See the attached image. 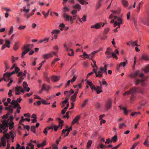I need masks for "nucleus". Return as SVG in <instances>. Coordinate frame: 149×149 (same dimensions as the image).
Segmentation results:
<instances>
[{
    "mask_svg": "<svg viewBox=\"0 0 149 149\" xmlns=\"http://www.w3.org/2000/svg\"><path fill=\"white\" fill-rule=\"evenodd\" d=\"M74 8H75L78 9V10H80L81 8V6L79 4H76L75 6H73Z\"/></svg>",
    "mask_w": 149,
    "mask_h": 149,
    "instance_id": "473e14b6",
    "label": "nucleus"
},
{
    "mask_svg": "<svg viewBox=\"0 0 149 149\" xmlns=\"http://www.w3.org/2000/svg\"><path fill=\"white\" fill-rule=\"evenodd\" d=\"M58 148L57 146V145L55 144H53L52 145V149H58Z\"/></svg>",
    "mask_w": 149,
    "mask_h": 149,
    "instance_id": "6e6d98bb",
    "label": "nucleus"
},
{
    "mask_svg": "<svg viewBox=\"0 0 149 149\" xmlns=\"http://www.w3.org/2000/svg\"><path fill=\"white\" fill-rule=\"evenodd\" d=\"M25 120V119L24 118L23 116H22L21 117V119L19 121V124L22 125V123Z\"/></svg>",
    "mask_w": 149,
    "mask_h": 149,
    "instance_id": "5fc2aeb1",
    "label": "nucleus"
},
{
    "mask_svg": "<svg viewBox=\"0 0 149 149\" xmlns=\"http://www.w3.org/2000/svg\"><path fill=\"white\" fill-rule=\"evenodd\" d=\"M130 90L131 92V94L133 96H134V94L136 93H137L138 88L136 87H133Z\"/></svg>",
    "mask_w": 149,
    "mask_h": 149,
    "instance_id": "9d476101",
    "label": "nucleus"
},
{
    "mask_svg": "<svg viewBox=\"0 0 149 149\" xmlns=\"http://www.w3.org/2000/svg\"><path fill=\"white\" fill-rule=\"evenodd\" d=\"M34 13H31L29 14H28L27 13H25L24 14V16L26 18L28 19L33 15Z\"/></svg>",
    "mask_w": 149,
    "mask_h": 149,
    "instance_id": "393cba45",
    "label": "nucleus"
},
{
    "mask_svg": "<svg viewBox=\"0 0 149 149\" xmlns=\"http://www.w3.org/2000/svg\"><path fill=\"white\" fill-rule=\"evenodd\" d=\"M4 64L5 68V72H6L7 69L9 68V66L8 64V62L7 61H5L4 62Z\"/></svg>",
    "mask_w": 149,
    "mask_h": 149,
    "instance_id": "b1692460",
    "label": "nucleus"
},
{
    "mask_svg": "<svg viewBox=\"0 0 149 149\" xmlns=\"http://www.w3.org/2000/svg\"><path fill=\"white\" fill-rule=\"evenodd\" d=\"M138 93H139L143 94L144 93L143 91L140 88H138Z\"/></svg>",
    "mask_w": 149,
    "mask_h": 149,
    "instance_id": "4d7b16f0",
    "label": "nucleus"
},
{
    "mask_svg": "<svg viewBox=\"0 0 149 149\" xmlns=\"http://www.w3.org/2000/svg\"><path fill=\"white\" fill-rule=\"evenodd\" d=\"M112 140V142L113 141L114 142H116L117 141V136L116 135H115L113 136L111 139Z\"/></svg>",
    "mask_w": 149,
    "mask_h": 149,
    "instance_id": "4c0bfd02",
    "label": "nucleus"
},
{
    "mask_svg": "<svg viewBox=\"0 0 149 149\" xmlns=\"http://www.w3.org/2000/svg\"><path fill=\"white\" fill-rule=\"evenodd\" d=\"M93 68V72L95 73V76L96 77L102 78L103 77L102 74L101 73L100 70H99L97 72V68Z\"/></svg>",
    "mask_w": 149,
    "mask_h": 149,
    "instance_id": "0eeeda50",
    "label": "nucleus"
},
{
    "mask_svg": "<svg viewBox=\"0 0 149 149\" xmlns=\"http://www.w3.org/2000/svg\"><path fill=\"white\" fill-rule=\"evenodd\" d=\"M124 126L125 127H126V125L124 123H122L119 124V129H122L123 128V127Z\"/></svg>",
    "mask_w": 149,
    "mask_h": 149,
    "instance_id": "37998d69",
    "label": "nucleus"
},
{
    "mask_svg": "<svg viewBox=\"0 0 149 149\" xmlns=\"http://www.w3.org/2000/svg\"><path fill=\"white\" fill-rule=\"evenodd\" d=\"M92 61H93V64H92L91 65L92 66V67L93 68H94V67H95L96 68H97V65L96 64V62L93 59H92Z\"/></svg>",
    "mask_w": 149,
    "mask_h": 149,
    "instance_id": "e433bc0d",
    "label": "nucleus"
},
{
    "mask_svg": "<svg viewBox=\"0 0 149 149\" xmlns=\"http://www.w3.org/2000/svg\"><path fill=\"white\" fill-rule=\"evenodd\" d=\"M116 20L113 24V26L116 27V26H118V27L117 28L118 29L120 28V25L123 24L122 19L121 17L120 18H118L117 17H116Z\"/></svg>",
    "mask_w": 149,
    "mask_h": 149,
    "instance_id": "423d86ee",
    "label": "nucleus"
},
{
    "mask_svg": "<svg viewBox=\"0 0 149 149\" xmlns=\"http://www.w3.org/2000/svg\"><path fill=\"white\" fill-rule=\"evenodd\" d=\"M13 27L11 26L10 27V30L9 33V35L11 34L13 32Z\"/></svg>",
    "mask_w": 149,
    "mask_h": 149,
    "instance_id": "8fccbe9b",
    "label": "nucleus"
},
{
    "mask_svg": "<svg viewBox=\"0 0 149 149\" xmlns=\"http://www.w3.org/2000/svg\"><path fill=\"white\" fill-rule=\"evenodd\" d=\"M2 125L6 126L5 128H6V127H7L6 124ZM3 130L2 129V131L1 132H2ZM4 130V131L3 132V133L4 134V136L1 138V142H0V146L1 147L2 146L4 147L5 146L6 144V139H8L10 137V135L8 133H6V132L8 131V129H5Z\"/></svg>",
    "mask_w": 149,
    "mask_h": 149,
    "instance_id": "f257e3e1",
    "label": "nucleus"
},
{
    "mask_svg": "<svg viewBox=\"0 0 149 149\" xmlns=\"http://www.w3.org/2000/svg\"><path fill=\"white\" fill-rule=\"evenodd\" d=\"M87 83L90 86L92 90L95 91L97 94H99L102 91V86H95L91 82L88 80L87 81Z\"/></svg>",
    "mask_w": 149,
    "mask_h": 149,
    "instance_id": "f03ea898",
    "label": "nucleus"
},
{
    "mask_svg": "<svg viewBox=\"0 0 149 149\" xmlns=\"http://www.w3.org/2000/svg\"><path fill=\"white\" fill-rule=\"evenodd\" d=\"M141 80L139 79H136L134 82L136 85H138L141 82Z\"/></svg>",
    "mask_w": 149,
    "mask_h": 149,
    "instance_id": "de8ad7c7",
    "label": "nucleus"
},
{
    "mask_svg": "<svg viewBox=\"0 0 149 149\" xmlns=\"http://www.w3.org/2000/svg\"><path fill=\"white\" fill-rule=\"evenodd\" d=\"M111 49L110 47H108L105 53L106 54H110L111 52Z\"/></svg>",
    "mask_w": 149,
    "mask_h": 149,
    "instance_id": "09e8293b",
    "label": "nucleus"
},
{
    "mask_svg": "<svg viewBox=\"0 0 149 149\" xmlns=\"http://www.w3.org/2000/svg\"><path fill=\"white\" fill-rule=\"evenodd\" d=\"M122 3L124 6L126 7L127 6L128 2L126 0H122Z\"/></svg>",
    "mask_w": 149,
    "mask_h": 149,
    "instance_id": "c85d7f7f",
    "label": "nucleus"
},
{
    "mask_svg": "<svg viewBox=\"0 0 149 149\" xmlns=\"http://www.w3.org/2000/svg\"><path fill=\"white\" fill-rule=\"evenodd\" d=\"M50 87L49 86H46V84H44L42 85V88L41 91L40 92V93H41L43 90L48 91L50 89Z\"/></svg>",
    "mask_w": 149,
    "mask_h": 149,
    "instance_id": "4468645a",
    "label": "nucleus"
},
{
    "mask_svg": "<svg viewBox=\"0 0 149 149\" xmlns=\"http://www.w3.org/2000/svg\"><path fill=\"white\" fill-rule=\"evenodd\" d=\"M58 120L59 121V125H60V126H61V129L62 128V124L63 123V121L60 118H58Z\"/></svg>",
    "mask_w": 149,
    "mask_h": 149,
    "instance_id": "2f4dec72",
    "label": "nucleus"
},
{
    "mask_svg": "<svg viewBox=\"0 0 149 149\" xmlns=\"http://www.w3.org/2000/svg\"><path fill=\"white\" fill-rule=\"evenodd\" d=\"M10 42L8 40H6L5 43V45L6 46V47L8 48H9L10 47Z\"/></svg>",
    "mask_w": 149,
    "mask_h": 149,
    "instance_id": "58836bf2",
    "label": "nucleus"
},
{
    "mask_svg": "<svg viewBox=\"0 0 149 149\" xmlns=\"http://www.w3.org/2000/svg\"><path fill=\"white\" fill-rule=\"evenodd\" d=\"M116 17H117L118 18H120L121 17H118V16H115L114 17V19H112L110 22V23H114V22H115V20H116V19H115V18Z\"/></svg>",
    "mask_w": 149,
    "mask_h": 149,
    "instance_id": "13d9d810",
    "label": "nucleus"
},
{
    "mask_svg": "<svg viewBox=\"0 0 149 149\" xmlns=\"http://www.w3.org/2000/svg\"><path fill=\"white\" fill-rule=\"evenodd\" d=\"M60 78V77L59 76L53 75L51 77V80L54 82H56L59 80Z\"/></svg>",
    "mask_w": 149,
    "mask_h": 149,
    "instance_id": "f3484780",
    "label": "nucleus"
},
{
    "mask_svg": "<svg viewBox=\"0 0 149 149\" xmlns=\"http://www.w3.org/2000/svg\"><path fill=\"white\" fill-rule=\"evenodd\" d=\"M92 143V141L91 140H89L87 143V149H88L90 146L91 145Z\"/></svg>",
    "mask_w": 149,
    "mask_h": 149,
    "instance_id": "a18cd8bd",
    "label": "nucleus"
},
{
    "mask_svg": "<svg viewBox=\"0 0 149 149\" xmlns=\"http://www.w3.org/2000/svg\"><path fill=\"white\" fill-rule=\"evenodd\" d=\"M15 95H19L20 94L19 92V88L18 86H16L15 88Z\"/></svg>",
    "mask_w": 149,
    "mask_h": 149,
    "instance_id": "c9c22d12",
    "label": "nucleus"
},
{
    "mask_svg": "<svg viewBox=\"0 0 149 149\" xmlns=\"http://www.w3.org/2000/svg\"><path fill=\"white\" fill-rule=\"evenodd\" d=\"M63 16L66 21L70 20L72 23L73 22V21L77 17V16L76 15H73V16H72L69 15L65 13H63Z\"/></svg>",
    "mask_w": 149,
    "mask_h": 149,
    "instance_id": "20e7f679",
    "label": "nucleus"
},
{
    "mask_svg": "<svg viewBox=\"0 0 149 149\" xmlns=\"http://www.w3.org/2000/svg\"><path fill=\"white\" fill-rule=\"evenodd\" d=\"M15 100H12L10 102V104L13 105V107L14 109H16L17 108L18 109H20L21 107H20L19 104L18 103H15Z\"/></svg>",
    "mask_w": 149,
    "mask_h": 149,
    "instance_id": "6e6552de",
    "label": "nucleus"
},
{
    "mask_svg": "<svg viewBox=\"0 0 149 149\" xmlns=\"http://www.w3.org/2000/svg\"><path fill=\"white\" fill-rule=\"evenodd\" d=\"M102 5V3L101 2H98V4L97 5L96 9L99 8Z\"/></svg>",
    "mask_w": 149,
    "mask_h": 149,
    "instance_id": "69168bd1",
    "label": "nucleus"
},
{
    "mask_svg": "<svg viewBox=\"0 0 149 149\" xmlns=\"http://www.w3.org/2000/svg\"><path fill=\"white\" fill-rule=\"evenodd\" d=\"M60 127V125H59L58 126H56L55 125H54V127H52L53 128H54V130L55 131H56L57 130L58 128Z\"/></svg>",
    "mask_w": 149,
    "mask_h": 149,
    "instance_id": "e2e57ef3",
    "label": "nucleus"
},
{
    "mask_svg": "<svg viewBox=\"0 0 149 149\" xmlns=\"http://www.w3.org/2000/svg\"><path fill=\"white\" fill-rule=\"evenodd\" d=\"M112 104V101L110 100H109L107 102L106 105V108L107 110L109 109L111 107Z\"/></svg>",
    "mask_w": 149,
    "mask_h": 149,
    "instance_id": "f8f14e48",
    "label": "nucleus"
},
{
    "mask_svg": "<svg viewBox=\"0 0 149 149\" xmlns=\"http://www.w3.org/2000/svg\"><path fill=\"white\" fill-rule=\"evenodd\" d=\"M119 107L121 109H122L124 110V113L126 114H127L128 111L127 110L126 108L125 107H123L122 106L120 105L119 106Z\"/></svg>",
    "mask_w": 149,
    "mask_h": 149,
    "instance_id": "bb28decb",
    "label": "nucleus"
},
{
    "mask_svg": "<svg viewBox=\"0 0 149 149\" xmlns=\"http://www.w3.org/2000/svg\"><path fill=\"white\" fill-rule=\"evenodd\" d=\"M50 129H52V130H53V127H46L43 131V133L45 134V135H47V131Z\"/></svg>",
    "mask_w": 149,
    "mask_h": 149,
    "instance_id": "4be33fe9",
    "label": "nucleus"
},
{
    "mask_svg": "<svg viewBox=\"0 0 149 149\" xmlns=\"http://www.w3.org/2000/svg\"><path fill=\"white\" fill-rule=\"evenodd\" d=\"M102 24V23L101 22L98 23L94 25H92L91 26V28H94L96 29H98L100 28V26Z\"/></svg>",
    "mask_w": 149,
    "mask_h": 149,
    "instance_id": "a211bd4d",
    "label": "nucleus"
},
{
    "mask_svg": "<svg viewBox=\"0 0 149 149\" xmlns=\"http://www.w3.org/2000/svg\"><path fill=\"white\" fill-rule=\"evenodd\" d=\"M139 74V72L137 71L132 74H130L129 76L131 78H136Z\"/></svg>",
    "mask_w": 149,
    "mask_h": 149,
    "instance_id": "412c9836",
    "label": "nucleus"
},
{
    "mask_svg": "<svg viewBox=\"0 0 149 149\" xmlns=\"http://www.w3.org/2000/svg\"><path fill=\"white\" fill-rule=\"evenodd\" d=\"M97 52V51H95L93 52L91 54H88V57H86V58H88L90 59H93L92 58L95 56V54Z\"/></svg>",
    "mask_w": 149,
    "mask_h": 149,
    "instance_id": "dca6fc26",
    "label": "nucleus"
},
{
    "mask_svg": "<svg viewBox=\"0 0 149 149\" xmlns=\"http://www.w3.org/2000/svg\"><path fill=\"white\" fill-rule=\"evenodd\" d=\"M144 71L146 73H148L149 72V64L148 65L146 68L144 69Z\"/></svg>",
    "mask_w": 149,
    "mask_h": 149,
    "instance_id": "c03bdc74",
    "label": "nucleus"
},
{
    "mask_svg": "<svg viewBox=\"0 0 149 149\" xmlns=\"http://www.w3.org/2000/svg\"><path fill=\"white\" fill-rule=\"evenodd\" d=\"M33 47V44H27L24 45L23 47L24 51L22 53V56L23 57L24 56L29 52L31 49V47Z\"/></svg>",
    "mask_w": 149,
    "mask_h": 149,
    "instance_id": "39448f33",
    "label": "nucleus"
},
{
    "mask_svg": "<svg viewBox=\"0 0 149 149\" xmlns=\"http://www.w3.org/2000/svg\"><path fill=\"white\" fill-rule=\"evenodd\" d=\"M87 83L90 86L92 90L95 91L97 94H99L102 91V86H95L91 82L88 80L87 81Z\"/></svg>",
    "mask_w": 149,
    "mask_h": 149,
    "instance_id": "7ed1b4c3",
    "label": "nucleus"
},
{
    "mask_svg": "<svg viewBox=\"0 0 149 149\" xmlns=\"http://www.w3.org/2000/svg\"><path fill=\"white\" fill-rule=\"evenodd\" d=\"M149 137V136H148L147 137V138L146 139L145 142L143 144L144 145L146 146H148V138Z\"/></svg>",
    "mask_w": 149,
    "mask_h": 149,
    "instance_id": "3c124183",
    "label": "nucleus"
},
{
    "mask_svg": "<svg viewBox=\"0 0 149 149\" xmlns=\"http://www.w3.org/2000/svg\"><path fill=\"white\" fill-rule=\"evenodd\" d=\"M53 54H54L57 56L56 55V53L55 52H53L52 53H49L48 54H45L43 55V58L45 59H48L49 58H52L53 56Z\"/></svg>",
    "mask_w": 149,
    "mask_h": 149,
    "instance_id": "1a4fd4ad",
    "label": "nucleus"
},
{
    "mask_svg": "<svg viewBox=\"0 0 149 149\" xmlns=\"http://www.w3.org/2000/svg\"><path fill=\"white\" fill-rule=\"evenodd\" d=\"M50 10H49L48 11V12H47V14H45V12H44V11H43V12H42V14L44 15L45 16V17L46 18V17H47V16H48V15H49V12Z\"/></svg>",
    "mask_w": 149,
    "mask_h": 149,
    "instance_id": "603ef678",
    "label": "nucleus"
},
{
    "mask_svg": "<svg viewBox=\"0 0 149 149\" xmlns=\"http://www.w3.org/2000/svg\"><path fill=\"white\" fill-rule=\"evenodd\" d=\"M68 97H66L65 98V100L63 101L62 102L61 104H65L66 103L67 104L68 103Z\"/></svg>",
    "mask_w": 149,
    "mask_h": 149,
    "instance_id": "79ce46f5",
    "label": "nucleus"
},
{
    "mask_svg": "<svg viewBox=\"0 0 149 149\" xmlns=\"http://www.w3.org/2000/svg\"><path fill=\"white\" fill-rule=\"evenodd\" d=\"M127 63V61H126L125 62H122L120 63L119 65H118L117 66L116 68L117 70L118 71H119V67H121L122 66L123 67L125 66L126 65V64Z\"/></svg>",
    "mask_w": 149,
    "mask_h": 149,
    "instance_id": "2eb2a0df",
    "label": "nucleus"
},
{
    "mask_svg": "<svg viewBox=\"0 0 149 149\" xmlns=\"http://www.w3.org/2000/svg\"><path fill=\"white\" fill-rule=\"evenodd\" d=\"M138 42V40H136L135 41H134V42L132 41L131 45L133 46H139V45H138L137 44Z\"/></svg>",
    "mask_w": 149,
    "mask_h": 149,
    "instance_id": "72a5a7b5",
    "label": "nucleus"
},
{
    "mask_svg": "<svg viewBox=\"0 0 149 149\" xmlns=\"http://www.w3.org/2000/svg\"><path fill=\"white\" fill-rule=\"evenodd\" d=\"M19 45V43L18 42H15V44L14 45V49L16 51L17 50L18 47V46Z\"/></svg>",
    "mask_w": 149,
    "mask_h": 149,
    "instance_id": "c756f323",
    "label": "nucleus"
},
{
    "mask_svg": "<svg viewBox=\"0 0 149 149\" xmlns=\"http://www.w3.org/2000/svg\"><path fill=\"white\" fill-rule=\"evenodd\" d=\"M22 125L23 126L24 128L26 129L27 130L29 131L30 129V126L29 125H25L24 124H22Z\"/></svg>",
    "mask_w": 149,
    "mask_h": 149,
    "instance_id": "49530a36",
    "label": "nucleus"
},
{
    "mask_svg": "<svg viewBox=\"0 0 149 149\" xmlns=\"http://www.w3.org/2000/svg\"><path fill=\"white\" fill-rule=\"evenodd\" d=\"M6 126L4 125L0 124V132H1L2 131V130H4L6 128Z\"/></svg>",
    "mask_w": 149,
    "mask_h": 149,
    "instance_id": "ea45409f",
    "label": "nucleus"
},
{
    "mask_svg": "<svg viewBox=\"0 0 149 149\" xmlns=\"http://www.w3.org/2000/svg\"><path fill=\"white\" fill-rule=\"evenodd\" d=\"M64 48L66 49V51L67 52H69L70 49H69L67 45L66 44H65L64 45Z\"/></svg>",
    "mask_w": 149,
    "mask_h": 149,
    "instance_id": "680f3d73",
    "label": "nucleus"
},
{
    "mask_svg": "<svg viewBox=\"0 0 149 149\" xmlns=\"http://www.w3.org/2000/svg\"><path fill=\"white\" fill-rule=\"evenodd\" d=\"M80 117V115H78L76 116V117L73 119V121L72 122V124L73 125L74 124L77 123Z\"/></svg>",
    "mask_w": 149,
    "mask_h": 149,
    "instance_id": "aec40b11",
    "label": "nucleus"
},
{
    "mask_svg": "<svg viewBox=\"0 0 149 149\" xmlns=\"http://www.w3.org/2000/svg\"><path fill=\"white\" fill-rule=\"evenodd\" d=\"M66 132H67V134L66 135H64V137L68 136L70 132V131H68V130L67 129H63L62 130V133L63 134H65Z\"/></svg>",
    "mask_w": 149,
    "mask_h": 149,
    "instance_id": "a878e982",
    "label": "nucleus"
},
{
    "mask_svg": "<svg viewBox=\"0 0 149 149\" xmlns=\"http://www.w3.org/2000/svg\"><path fill=\"white\" fill-rule=\"evenodd\" d=\"M49 39V38H45L43 40H42L40 41V42L42 43L43 42H45V43L47 42H48Z\"/></svg>",
    "mask_w": 149,
    "mask_h": 149,
    "instance_id": "a19ab883",
    "label": "nucleus"
},
{
    "mask_svg": "<svg viewBox=\"0 0 149 149\" xmlns=\"http://www.w3.org/2000/svg\"><path fill=\"white\" fill-rule=\"evenodd\" d=\"M15 68V72L16 73H17L20 70L19 68L17 67H16Z\"/></svg>",
    "mask_w": 149,
    "mask_h": 149,
    "instance_id": "774afa93",
    "label": "nucleus"
},
{
    "mask_svg": "<svg viewBox=\"0 0 149 149\" xmlns=\"http://www.w3.org/2000/svg\"><path fill=\"white\" fill-rule=\"evenodd\" d=\"M31 130L34 133H36L35 127L34 126H32L31 127Z\"/></svg>",
    "mask_w": 149,
    "mask_h": 149,
    "instance_id": "864d4df0",
    "label": "nucleus"
},
{
    "mask_svg": "<svg viewBox=\"0 0 149 149\" xmlns=\"http://www.w3.org/2000/svg\"><path fill=\"white\" fill-rule=\"evenodd\" d=\"M25 27V26H22V25H20L18 28V29L19 30H22L24 29Z\"/></svg>",
    "mask_w": 149,
    "mask_h": 149,
    "instance_id": "338daca9",
    "label": "nucleus"
},
{
    "mask_svg": "<svg viewBox=\"0 0 149 149\" xmlns=\"http://www.w3.org/2000/svg\"><path fill=\"white\" fill-rule=\"evenodd\" d=\"M100 71L101 72V73L102 74L103 73H105L106 74H107V65L105 64L104 65V67H101L100 68Z\"/></svg>",
    "mask_w": 149,
    "mask_h": 149,
    "instance_id": "9b49d317",
    "label": "nucleus"
},
{
    "mask_svg": "<svg viewBox=\"0 0 149 149\" xmlns=\"http://www.w3.org/2000/svg\"><path fill=\"white\" fill-rule=\"evenodd\" d=\"M102 82H101V81H99V82H100V85H102V84L103 85H104L105 86H107L108 84L106 82V81H105V79H102Z\"/></svg>",
    "mask_w": 149,
    "mask_h": 149,
    "instance_id": "cd10ccee",
    "label": "nucleus"
},
{
    "mask_svg": "<svg viewBox=\"0 0 149 149\" xmlns=\"http://www.w3.org/2000/svg\"><path fill=\"white\" fill-rule=\"evenodd\" d=\"M88 99H85L83 103L81 104V107H84L88 102Z\"/></svg>",
    "mask_w": 149,
    "mask_h": 149,
    "instance_id": "f704fd0d",
    "label": "nucleus"
},
{
    "mask_svg": "<svg viewBox=\"0 0 149 149\" xmlns=\"http://www.w3.org/2000/svg\"><path fill=\"white\" fill-rule=\"evenodd\" d=\"M112 142V140H110L109 139H107L106 141L105 142L106 143L109 144Z\"/></svg>",
    "mask_w": 149,
    "mask_h": 149,
    "instance_id": "0e129e2a",
    "label": "nucleus"
},
{
    "mask_svg": "<svg viewBox=\"0 0 149 149\" xmlns=\"http://www.w3.org/2000/svg\"><path fill=\"white\" fill-rule=\"evenodd\" d=\"M141 60H143L147 61H149V56L146 54H143L142 55Z\"/></svg>",
    "mask_w": 149,
    "mask_h": 149,
    "instance_id": "6ab92c4d",
    "label": "nucleus"
},
{
    "mask_svg": "<svg viewBox=\"0 0 149 149\" xmlns=\"http://www.w3.org/2000/svg\"><path fill=\"white\" fill-rule=\"evenodd\" d=\"M107 54L108 55L107 56V58H109L112 57L116 58V60L118 59V57L116 56V55L113 52L111 53H111Z\"/></svg>",
    "mask_w": 149,
    "mask_h": 149,
    "instance_id": "ddd939ff",
    "label": "nucleus"
},
{
    "mask_svg": "<svg viewBox=\"0 0 149 149\" xmlns=\"http://www.w3.org/2000/svg\"><path fill=\"white\" fill-rule=\"evenodd\" d=\"M60 31L59 30H54L52 31V33L53 34L56 33L58 34L60 33Z\"/></svg>",
    "mask_w": 149,
    "mask_h": 149,
    "instance_id": "bf43d9fd",
    "label": "nucleus"
},
{
    "mask_svg": "<svg viewBox=\"0 0 149 149\" xmlns=\"http://www.w3.org/2000/svg\"><path fill=\"white\" fill-rule=\"evenodd\" d=\"M60 60V59L59 58H57L54 59L52 63V65H54V64L57 61H58Z\"/></svg>",
    "mask_w": 149,
    "mask_h": 149,
    "instance_id": "052dcab7",
    "label": "nucleus"
},
{
    "mask_svg": "<svg viewBox=\"0 0 149 149\" xmlns=\"http://www.w3.org/2000/svg\"><path fill=\"white\" fill-rule=\"evenodd\" d=\"M4 77L6 79V80H5V81L8 82L10 80L11 76H9L7 74Z\"/></svg>",
    "mask_w": 149,
    "mask_h": 149,
    "instance_id": "7c9ffc66",
    "label": "nucleus"
},
{
    "mask_svg": "<svg viewBox=\"0 0 149 149\" xmlns=\"http://www.w3.org/2000/svg\"><path fill=\"white\" fill-rule=\"evenodd\" d=\"M77 93H75L71 97V100L72 101L71 102H74L76 101L77 96Z\"/></svg>",
    "mask_w": 149,
    "mask_h": 149,
    "instance_id": "5701e85b",
    "label": "nucleus"
}]
</instances>
